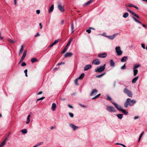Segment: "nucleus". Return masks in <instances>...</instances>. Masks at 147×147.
Listing matches in <instances>:
<instances>
[{"instance_id": "f257e3e1", "label": "nucleus", "mask_w": 147, "mask_h": 147, "mask_svg": "<svg viewBox=\"0 0 147 147\" xmlns=\"http://www.w3.org/2000/svg\"><path fill=\"white\" fill-rule=\"evenodd\" d=\"M136 102V100H131L130 98H128L127 99L124 103V107H125L127 108L128 105L130 106H132Z\"/></svg>"}, {"instance_id": "f03ea898", "label": "nucleus", "mask_w": 147, "mask_h": 147, "mask_svg": "<svg viewBox=\"0 0 147 147\" xmlns=\"http://www.w3.org/2000/svg\"><path fill=\"white\" fill-rule=\"evenodd\" d=\"M106 64H104L103 66H100L98 67L95 68V71L97 73H100L104 71L105 69Z\"/></svg>"}, {"instance_id": "7ed1b4c3", "label": "nucleus", "mask_w": 147, "mask_h": 147, "mask_svg": "<svg viewBox=\"0 0 147 147\" xmlns=\"http://www.w3.org/2000/svg\"><path fill=\"white\" fill-rule=\"evenodd\" d=\"M73 38H71L69 40L68 42L67 45H66L65 47V48L63 49V51L61 52V53H64L66 52V51H67V49L68 47H67L69 46L71 44V42L72 41Z\"/></svg>"}, {"instance_id": "20e7f679", "label": "nucleus", "mask_w": 147, "mask_h": 147, "mask_svg": "<svg viewBox=\"0 0 147 147\" xmlns=\"http://www.w3.org/2000/svg\"><path fill=\"white\" fill-rule=\"evenodd\" d=\"M124 92L127 94L128 96L132 97L133 96L132 93L131 91L128 90L127 88H125L124 90Z\"/></svg>"}, {"instance_id": "39448f33", "label": "nucleus", "mask_w": 147, "mask_h": 147, "mask_svg": "<svg viewBox=\"0 0 147 147\" xmlns=\"http://www.w3.org/2000/svg\"><path fill=\"white\" fill-rule=\"evenodd\" d=\"M106 109L109 112H115L116 111V110L115 108L111 106H107Z\"/></svg>"}, {"instance_id": "423d86ee", "label": "nucleus", "mask_w": 147, "mask_h": 147, "mask_svg": "<svg viewBox=\"0 0 147 147\" xmlns=\"http://www.w3.org/2000/svg\"><path fill=\"white\" fill-rule=\"evenodd\" d=\"M116 51L118 55H121L122 53V51L121 50V48L119 47H117L115 48Z\"/></svg>"}, {"instance_id": "0eeeda50", "label": "nucleus", "mask_w": 147, "mask_h": 147, "mask_svg": "<svg viewBox=\"0 0 147 147\" xmlns=\"http://www.w3.org/2000/svg\"><path fill=\"white\" fill-rule=\"evenodd\" d=\"M57 7L58 9L61 12H63L65 9L63 7V5H61L59 3L58 4Z\"/></svg>"}, {"instance_id": "6e6552de", "label": "nucleus", "mask_w": 147, "mask_h": 147, "mask_svg": "<svg viewBox=\"0 0 147 147\" xmlns=\"http://www.w3.org/2000/svg\"><path fill=\"white\" fill-rule=\"evenodd\" d=\"M100 62L99 59H96L94 60L92 62V63L93 64L98 65L100 64Z\"/></svg>"}, {"instance_id": "1a4fd4ad", "label": "nucleus", "mask_w": 147, "mask_h": 147, "mask_svg": "<svg viewBox=\"0 0 147 147\" xmlns=\"http://www.w3.org/2000/svg\"><path fill=\"white\" fill-rule=\"evenodd\" d=\"M107 54L106 53H104L99 54L98 55V57H99L105 58L107 57Z\"/></svg>"}, {"instance_id": "9d476101", "label": "nucleus", "mask_w": 147, "mask_h": 147, "mask_svg": "<svg viewBox=\"0 0 147 147\" xmlns=\"http://www.w3.org/2000/svg\"><path fill=\"white\" fill-rule=\"evenodd\" d=\"M112 103L115 106V107L119 111H120L121 110L122 108L121 106L118 105L117 104L115 103L112 102Z\"/></svg>"}, {"instance_id": "9b49d317", "label": "nucleus", "mask_w": 147, "mask_h": 147, "mask_svg": "<svg viewBox=\"0 0 147 147\" xmlns=\"http://www.w3.org/2000/svg\"><path fill=\"white\" fill-rule=\"evenodd\" d=\"M118 33H116L110 36H107V37L110 39L113 40L114 39L116 36L118 35Z\"/></svg>"}, {"instance_id": "f8f14e48", "label": "nucleus", "mask_w": 147, "mask_h": 147, "mask_svg": "<svg viewBox=\"0 0 147 147\" xmlns=\"http://www.w3.org/2000/svg\"><path fill=\"white\" fill-rule=\"evenodd\" d=\"M73 55V54L71 53L67 52L65 54L64 57H71Z\"/></svg>"}, {"instance_id": "ddd939ff", "label": "nucleus", "mask_w": 147, "mask_h": 147, "mask_svg": "<svg viewBox=\"0 0 147 147\" xmlns=\"http://www.w3.org/2000/svg\"><path fill=\"white\" fill-rule=\"evenodd\" d=\"M70 126L73 129L74 131H75L76 129L78 128V127L76 126L72 123L70 124Z\"/></svg>"}, {"instance_id": "4468645a", "label": "nucleus", "mask_w": 147, "mask_h": 147, "mask_svg": "<svg viewBox=\"0 0 147 147\" xmlns=\"http://www.w3.org/2000/svg\"><path fill=\"white\" fill-rule=\"evenodd\" d=\"M92 67V65H91L88 64L86 65L84 67V70L86 71L90 69Z\"/></svg>"}, {"instance_id": "2eb2a0df", "label": "nucleus", "mask_w": 147, "mask_h": 147, "mask_svg": "<svg viewBox=\"0 0 147 147\" xmlns=\"http://www.w3.org/2000/svg\"><path fill=\"white\" fill-rule=\"evenodd\" d=\"M97 92V90L95 89L92 90V92L90 94V96H92L96 94Z\"/></svg>"}, {"instance_id": "dca6fc26", "label": "nucleus", "mask_w": 147, "mask_h": 147, "mask_svg": "<svg viewBox=\"0 0 147 147\" xmlns=\"http://www.w3.org/2000/svg\"><path fill=\"white\" fill-rule=\"evenodd\" d=\"M128 59V57L127 56H124L123 57L121 60V61L123 62L126 61Z\"/></svg>"}, {"instance_id": "f3484780", "label": "nucleus", "mask_w": 147, "mask_h": 147, "mask_svg": "<svg viewBox=\"0 0 147 147\" xmlns=\"http://www.w3.org/2000/svg\"><path fill=\"white\" fill-rule=\"evenodd\" d=\"M110 65L111 67H114L115 66V63L112 59H111L110 60Z\"/></svg>"}, {"instance_id": "a211bd4d", "label": "nucleus", "mask_w": 147, "mask_h": 147, "mask_svg": "<svg viewBox=\"0 0 147 147\" xmlns=\"http://www.w3.org/2000/svg\"><path fill=\"white\" fill-rule=\"evenodd\" d=\"M56 107V105L55 103H53L52 104V108L53 111H54L55 110V108Z\"/></svg>"}, {"instance_id": "6ab92c4d", "label": "nucleus", "mask_w": 147, "mask_h": 147, "mask_svg": "<svg viewBox=\"0 0 147 147\" xmlns=\"http://www.w3.org/2000/svg\"><path fill=\"white\" fill-rule=\"evenodd\" d=\"M31 61L32 63H34L38 61V60L36 58H33L31 59Z\"/></svg>"}, {"instance_id": "aec40b11", "label": "nucleus", "mask_w": 147, "mask_h": 147, "mask_svg": "<svg viewBox=\"0 0 147 147\" xmlns=\"http://www.w3.org/2000/svg\"><path fill=\"white\" fill-rule=\"evenodd\" d=\"M138 77L139 76H138L137 77L134 78L132 80V83L134 84L138 80Z\"/></svg>"}, {"instance_id": "412c9836", "label": "nucleus", "mask_w": 147, "mask_h": 147, "mask_svg": "<svg viewBox=\"0 0 147 147\" xmlns=\"http://www.w3.org/2000/svg\"><path fill=\"white\" fill-rule=\"evenodd\" d=\"M23 49H24V46L23 45H22L21 46V49L20 51L19 52V55H20L21 54L23 50Z\"/></svg>"}, {"instance_id": "4be33fe9", "label": "nucleus", "mask_w": 147, "mask_h": 147, "mask_svg": "<svg viewBox=\"0 0 147 147\" xmlns=\"http://www.w3.org/2000/svg\"><path fill=\"white\" fill-rule=\"evenodd\" d=\"M105 74H106V73L104 72L103 73L101 74L100 75H98V76H96V78H101L102 76H103L105 75Z\"/></svg>"}, {"instance_id": "5701e85b", "label": "nucleus", "mask_w": 147, "mask_h": 147, "mask_svg": "<svg viewBox=\"0 0 147 147\" xmlns=\"http://www.w3.org/2000/svg\"><path fill=\"white\" fill-rule=\"evenodd\" d=\"M54 9V5H52L50 7L49 10V13L52 12Z\"/></svg>"}, {"instance_id": "b1692460", "label": "nucleus", "mask_w": 147, "mask_h": 147, "mask_svg": "<svg viewBox=\"0 0 147 147\" xmlns=\"http://www.w3.org/2000/svg\"><path fill=\"white\" fill-rule=\"evenodd\" d=\"M117 116L119 119H121L123 117V115L121 114H117Z\"/></svg>"}, {"instance_id": "393cba45", "label": "nucleus", "mask_w": 147, "mask_h": 147, "mask_svg": "<svg viewBox=\"0 0 147 147\" xmlns=\"http://www.w3.org/2000/svg\"><path fill=\"white\" fill-rule=\"evenodd\" d=\"M133 71H134V76H136V74H137L138 72V71L137 69H133Z\"/></svg>"}, {"instance_id": "a878e982", "label": "nucleus", "mask_w": 147, "mask_h": 147, "mask_svg": "<svg viewBox=\"0 0 147 147\" xmlns=\"http://www.w3.org/2000/svg\"><path fill=\"white\" fill-rule=\"evenodd\" d=\"M93 1V0H90V1L88 2L87 3L85 4L84 5L85 6H86L90 4L91 3H92Z\"/></svg>"}, {"instance_id": "bb28decb", "label": "nucleus", "mask_w": 147, "mask_h": 147, "mask_svg": "<svg viewBox=\"0 0 147 147\" xmlns=\"http://www.w3.org/2000/svg\"><path fill=\"white\" fill-rule=\"evenodd\" d=\"M43 143L42 142H41L38 143H37L35 146L33 147H36L39 146L43 144Z\"/></svg>"}, {"instance_id": "cd10ccee", "label": "nucleus", "mask_w": 147, "mask_h": 147, "mask_svg": "<svg viewBox=\"0 0 147 147\" xmlns=\"http://www.w3.org/2000/svg\"><path fill=\"white\" fill-rule=\"evenodd\" d=\"M120 111H122V112L125 115H127L128 113V112H127L126 110L123 109H122Z\"/></svg>"}, {"instance_id": "c85d7f7f", "label": "nucleus", "mask_w": 147, "mask_h": 147, "mask_svg": "<svg viewBox=\"0 0 147 147\" xmlns=\"http://www.w3.org/2000/svg\"><path fill=\"white\" fill-rule=\"evenodd\" d=\"M133 19H134V20L136 22H137L138 23L141 24H142V23L140 21L138 20L137 19H136V18H134V17H132Z\"/></svg>"}, {"instance_id": "c756f323", "label": "nucleus", "mask_w": 147, "mask_h": 147, "mask_svg": "<svg viewBox=\"0 0 147 147\" xmlns=\"http://www.w3.org/2000/svg\"><path fill=\"white\" fill-rule=\"evenodd\" d=\"M129 16V14L127 12L124 13L123 16V17L125 18H127Z\"/></svg>"}, {"instance_id": "7c9ffc66", "label": "nucleus", "mask_w": 147, "mask_h": 147, "mask_svg": "<svg viewBox=\"0 0 147 147\" xmlns=\"http://www.w3.org/2000/svg\"><path fill=\"white\" fill-rule=\"evenodd\" d=\"M84 73H82L81 75L80 76L79 78H78L79 79L81 80L82 79V78L84 77Z\"/></svg>"}, {"instance_id": "2f4dec72", "label": "nucleus", "mask_w": 147, "mask_h": 147, "mask_svg": "<svg viewBox=\"0 0 147 147\" xmlns=\"http://www.w3.org/2000/svg\"><path fill=\"white\" fill-rule=\"evenodd\" d=\"M74 26L73 22H72L71 24V29L72 30V33H73L74 32Z\"/></svg>"}, {"instance_id": "473e14b6", "label": "nucleus", "mask_w": 147, "mask_h": 147, "mask_svg": "<svg viewBox=\"0 0 147 147\" xmlns=\"http://www.w3.org/2000/svg\"><path fill=\"white\" fill-rule=\"evenodd\" d=\"M144 131H143L140 135V136H139V139H138V142H140V141L141 138H142V136H143V135L144 134Z\"/></svg>"}, {"instance_id": "72a5a7b5", "label": "nucleus", "mask_w": 147, "mask_h": 147, "mask_svg": "<svg viewBox=\"0 0 147 147\" xmlns=\"http://www.w3.org/2000/svg\"><path fill=\"white\" fill-rule=\"evenodd\" d=\"M21 131L24 134L26 133L27 132V129H23Z\"/></svg>"}, {"instance_id": "f704fd0d", "label": "nucleus", "mask_w": 147, "mask_h": 147, "mask_svg": "<svg viewBox=\"0 0 147 147\" xmlns=\"http://www.w3.org/2000/svg\"><path fill=\"white\" fill-rule=\"evenodd\" d=\"M140 66V64L135 65H134V67L133 69H136V68L139 67Z\"/></svg>"}, {"instance_id": "c9c22d12", "label": "nucleus", "mask_w": 147, "mask_h": 147, "mask_svg": "<svg viewBox=\"0 0 147 147\" xmlns=\"http://www.w3.org/2000/svg\"><path fill=\"white\" fill-rule=\"evenodd\" d=\"M134 5V4H129V5H127V4H125V6L126 7H133Z\"/></svg>"}, {"instance_id": "e433bc0d", "label": "nucleus", "mask_w": 147, "mask_h": 147, "mask_svg": "<svg viewBox=\"0 0 147 147\" xmlns=\"http://www.w3.org/2000/svg\"><path fill=\"white\" fill-rule=\"evenodd\" d=\"M79 79L78 78H77L75 80V83L76 84L77 86H78L79 85L78 84V82Z\"/></svg>"}, {"instance_id": "4c0bfd02", "label": "nucleus", "mask_w": 147, "mask_h": 147, "mask_svg": "<svg viewBox=\"0 0 147 147\" xmlns=\"http://www.w3.org/2000/svg\"><path fill=\"white\" fill-rule=\"evenodd\" d=\"M132 14L134 16L136 17L137 18H139L140 17L139 16L136 14L135 12H134Z\"/></svg>"}, {"instance_id": "58836bf2", "label": "nucleus", "mask_w": 147, "mask_h": 147, "mask_svg": "<svg viewBox=\"0 0 147 147\" xmlns=\"http://www.w3.org/2000/svg\"><path fill=\"white\" fill-rule=\"evenodd\" d=\"M60 40L59 39H58L57 40H56L53 43V44L54 45L56 44Z\"/></svg>"}, {"instance_id": "ea45409f", "label": "nucleus", "mask_w": 147, "mask_h": 147, "mask_svg": "<svg viewBox=\"0 0 147 147\" xmlns=\"http://www.w3.org/2000/svg\"><path fill=\"white\" fill-rule=\"evenodd\" d=\"M26 53H27L26 50L24 51V52L23 53V55L22 56L25 57L26 56Z\"/></svg>"}, {"instance_id": "a19ab883", "label": "nucleus", "mask_w": 147, "mask_h": 147, "mask_svg": "<svg viewBox=\"0 0 147 147\" xmlns=\"http://www.w3.org/2000/svg\"><path fill=\"white\" fill-rule=\"evenodd\" d=\"M8 41L9 42L12 43H14L15 42V41H14L13 40L10 39H8Z\"/></svg>"}, {"instance_id": "79ce46f5", "label": "nucleus", "mask_w": 147, "mask_h": 147, "mask_svg": "<svg viewBox=\"0 0 147 147\" xmlns=\"http://www.w3.org/2000/svg\"><path fill=\"white\" fill-rule=\"evenodd\" d=\"M100 94H97V95H96L93 98H92V99H95V98H98V97H99L100 96Z\"/></svg>"}, {"instance_id": "37998d69", "label": "nucleus", "mask_w": 147, "mask_h": 147, "mask_svg": "<svg viewBox=\"0 0 147 147\" xmlns=\"http://www.w3.org/2000/svg\"><path fill=\"white\" fill-rule=\"evenodd\" d=\"M25 58V57L22 56V57L20 60V61L19 63H20L22 62L24 60Z\"/></svg>"}, {"instance_id": "c03bdc74", "label": "nucleus", "mask_w": 147, "mask_h": 147, "mask_svg": "<svg viewBox=\"0 0 147 147\" xmlns=\"http://www.w3.org/2000/svg\"><path fill=\"white\" fill-rule=\"evenodd\" d=\"M106 99L107 100H112V98L109 95H108L107 96V98Z\"/></svg>"}, {"instance_id": "a18cd8bd", "label": "nucleus", "mask_w": 147, "mask_h": 147, "mask_svg": "<svg viewBox=\"0 0 147 147\" xmlns=\"http://www.w3.org/2000/svg\"><path fill=\"white\" fill-rule=\"evenodd\" d=\"M10 134V133H9L3 141L5 142H6V140H7V139L8 138Z\"/></svg>"}, {"instance_id": "49530a36", "label": "nucleus", "mask_w": 147, "mask_h": 147, "mask_svg": "<svg viewBox=\"0 0 147 147\" xmlns=\"http://www.w3.org/2000/svg\"><path fill=\"white\" fill-rule=\"evenodd\" d=\"M127 11H129V12L131 14H132L134 12V11H132L130 10L128 8H127Z\"/></svg>"}, {"instance_id": "de8ad7c7", "label": "nucleus", "mask_w": 147, "mask_h": 147, "mask_svg": "<svg viewBox=\"0 0 147 147\" xmlns=\"http://www.w3.org/2000/svg\"><path fill=\"white\" fill-rule=\"evenodd\" d=\"M5 142L3 141L0 145V147H3L5 144Z\"/></svg>"}, {"instance_id": "09e8293b", "label": "nucleus", "mask_w": 147, "mask_h": 147, "mask_svg": "<svg viewBox=\"0 0 147 147\" xmlns=\"http://www.w3.org/2000/svg\"><path fill=\"white\" fill-rule=\"evenodd\" d=\"M27 71H28V70L27 69H26L24 71V72L25 74V76L26 77H28V75H27Z\"/></svg>"}, {"instance_id": "8fccbe9b", "label": "nucleus", "mask_w": 147, "mask_h": 147, "mask_svg": "<svg viewBox=\"0 0 147 147\" xmlns=\"http://www.w3.org/2000/svg\"><path fill=\"white\" fill-rule=\"evenodd\" d=\"M26 63L25 62H23L21 64V65L22 66H24L26 65Z\"/></svg>"}, {"instance_id": "3c124183", "label": "nucleus", "mask_w": 147, "mask_h": 147, "mask_svg": "<svg viewBox=\"0 0 147 147\" xmlns=\"http://www.w3.org/2000/svg\"><path fill=\"white\" fill-rule=\"evenodd\" d=\"M90 29L89 28V29L86 30V32L89 34L91 32V30H90Z\"/></svg>"}, {"instance_id": "603ef678", "label": "nucleus", "mask_w": 147, "mask_h": 147, "mask_svg": "<svg viewBox=\"0 0 147 147\" xmlns=\"http://www.w3.org/2000/svg\"><path fill=\"white\" fill-rule=\"evenodd\" d=\"M69 115L70 117H74V114L71 113H69Z\"/></svg>"}, {"instance_id": "864d4df0", "label": "nucleus", "mask_w": 147, "mask_h": 147, "mask_svg": "<svg viewBox=\"0 0 147 147\" xmlns=\"http://www.w3.org/2000/svg\"><path fill=\"white\" fill-rule=\"evenodd\" d=\"M64 64H65L64 63L62 62H61V63H58V64H57V65L59 66V65H61Z\"/></svg>"}, {"instance_id": "5fc2aeb1", "label": "nucleus", "mask_w": 147, "mask_h": 147, "mask_svg": "<svg viewBox=\"0 0 147 147\" xmlns=\"http://www.w3.org/2000/svg\"><path fill=\"white\" fill-rule=\"evenodd\" d=\"M126 66L125 64H124L123 66L121 67V69H124L125 68Z\"/></svg>"}, {"instance_id": "6e6d98bb", "label": "nucleus", "mask_w": 147, "mask_h": 147, "mask_svg": "<svg viewBox=\"0 0 147 147\" xmlns=\"http://www.w3.org/2000/svg\"><path fill=\"white\" fill-rule=\"evenodd\" d=\"M44 98H45V97H43L40 98H39L37 100V101H38V100H42Z\"/></svg>"}, {"instance_id": "4d7b16f0", "label": "nucleus", "mask_w": 147, "mask_h": 147, "mask_svg": "<svg viewBox=\"0 0 147 147\" xmlns=\"http://www.w3.org/2000/svg\"><path fill=\"white\" fill-rule=\"evenodd\" d=\"M141 46H142V47L144 49H145V45L144 44H141Z\"/></svg>"}, {"instance_id": "13d9d810", "label": "nucleus", "mask_w": 147, "mask_h": 147, "mask_svg": "<svg viewBox=\"0 0 147 147\" xmlns=\"http://www.w3.org/2000/svg\"><path fill=\"white\" fill-rule=\"evenodd\" d=\"M30 118H27V121L26 122V123L27 124H28L30 122Z\"/></svg>"}, {"instance_id": "bf43d9fd", "label": "nucleus", "mask_w": 147, "mask_h": 147, "mask_svg": "<svg viewBox=\"0 0 147 147\" xmlns=\"http://www.w3.org/2000/svg\"><path fill=\"white\" fill-rule=\"evenodd\" d=\"M40 10H37L36 11V13L37 14H39L40 13Z\"/></svg>"}, {"instance_id": "052dcab7", "label": "nucleus", "mask_w": 147, "mask_h": 147, "mask_svg": "<svg viewBox=\"0 0 147 147\" xmlns=\"http://www.w3.org/2000/svg\"><path fill=\"white\" fill-rule=\"evenodd\" d=\"M133 7L135 8L137 10L139 9L136 6L134 5V6Z\"/></svg>"}, {"instance_id": "680f3d73", "label": "nucleus", "mask_w": 147, "mask_h": 147, "mask_svg": "<svg viewBox=\"0 0 147 147\" xmlns=\"http://www.w3.org/2000/svg\"><path fill=\"white\" fill-rule=\"evenodd\" d=\"M40 36V34H39V33H37L36 34V35H35V37H37L38 36Z\"/></svg>"}, {"instance_id": "e2e57ef3", "label": "nucleus", "mask_w": 147, "mask_h": 147, "mask_svg": "<svg viewBox=\"0 0 147 147\" xmlns=\"http://www.w3.org/2000/svg\"><path fill=\"white\" fill-rule=\"evenodd\" d=\"M39 26H40V29H41L42 28V24L41 23H40L39 24Z\"/></svg>"}, {"instance_id": "0e129e2a", "label": "nucleus", "mask_w": 147, "mask_h": 147, "mask_svg": "<svg viewBox=\"0 0 147 147\" xmlns=\"http://www.w3.org/2000/svg\"><path fill=\"white\" fill-rule=\"evenodd\" d=\"M68 106L70 108H72V109H73V106H72L69 105H68Z\"/></svg>"}, {"instance_id": "69168bd1", "label": "nucleus", "mask_w": 147, "mask_h": 147, "mask_svg": "<svg viewBox=\"0 0 147 147\" xmlns=\"http://www.w3.org/2000/svg\"><path fill=\"white\" fill-rule=\"evenodd\" d=\"M54 45L53 43L52 44H51L49 46V47L50 48H51V47H52Z\"/></svg>"}, {"instance_id": "338daca9", "label": "nucleus", "mask_w": 147, "mask_h": 147, "mask_svg": "<svg viewBox=\"0 0 147 147\" xmlns=\"http://www.w3.org/2000/svg\"><path fill=\"white\" fill-rule=\"evenodd\" d=\"M14 1V3L15 5H17L16 0H13Z\"/></svg>"}, {"instance_id": "774afa93", "label": "nucleus", "mask_w": 147, "mask_h": 147, "mask_svg": "<svg viewBox=\"0 0 147 147\" xmlns=\"http://www.w3.org/2000/svg\"><path fill=\"white\" fill-rule=\"evenodd\" d=\"M42 92L41 91V92H39L38 93H37V94H38V95H39V94H42Z\"/></svg>"}]
</instances>
